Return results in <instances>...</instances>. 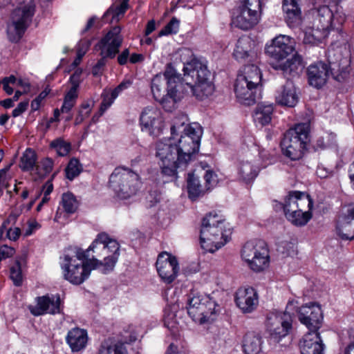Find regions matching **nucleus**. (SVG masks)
<instances>
[{
  "label": "nucleus",
  "instance_id": "obj_1",
  "mask_svg": "<svg viewBox=\"0 0 354 354\" xmlns=\"http://www.w3.org/2000/svg\"><path fill=\"white\" fill-rule=\"evenodd\" d=\"M202 129L198 124L185 125L184 118H176L171 127V137L156 143V157L162 173L175 176L178 169L184 170L198 151Z\"/></svg>",
  "mask_w": 354,
  "mask_h": 354
},
{
  "label": "nucleus",
  "instance_id": "obj_2",
  "mask_svg": "<svg viewBox=\"0 0 354 354\" xmlns=\"http://www.w3.org/2000/svg\"><path fill=\"white\" fill-rule=\"evenodd\" d=\"M120 245L104 232L97 234L86 251L77 250L75 256L64 257L62 264L65 279L78 285L90 275L91 270L102 268V272L113 270L118 261Z\"/></svg>",
  "mask_w": 354,
  "mask_h": 354
},
{
  "label": "nucleus",
  "instance_id": "obj_3",
  "mask_svg": "<svg viewBox=\"0 0 354 354\" xmlns=\"http://www.w3.org/2000/svg\"><path fill=\"white\" fill-rule=\"evenodd\" d=\"M266 53L273 59L272 67L281 71L284 75L295 76L302 71L304 65L301 56L295 53L291 58L288 57L294 51L293 41L289 36L279 35L272 40L266 48Z\"/></svg>",
  "mask_w": 354,
  "mask_h": 354
},
{
  "label": "nucleus",
  "instance_id": "obj_4",
  "mask_svg": "<svg viewBox=\"0 0 354 354\" xmlns=\"http://www.w3.org/2000/svg\"><path fill=\"white\" fill-rule=\"evenodd\" d=\"M183 71L185 95L192 93L203 100L212 94L214 86L206 63L194 58L184 64Z\"/></svg>",
  "mask_w": 354,
  "mask_h": 354
},
{
  "label": "nucleus",
  "instance_id": "obj_5",
  "mask_svg": "<svg viewBox=\"0 0 354 354\" xmlns=\"http://www.w3.org/2000/svg\"><path fill=\"white\" fill-rule=\"evenodd\" d=\"M230 234V228L223 215L210 212L203 218L200 240L206 252L212 253L218 250L228 241Z\"/></svg>",
  "mask_w": 354,
  "mask_h": 354
},
{
  "label": "nucleus",
  "instance_id": "obj_6",
  "mask_svg": "<svg viewBox=\"0 0 354 354\" xmlns=\"http://www.w3.org/2000/svg\"><path fill=\"white\" fill-rule=\"evenodd\" d=\"M351 67L347 59H342L339 63L329 61V64L317 62L310 64L307 69L309 84L319 88L326 84L329 75L338 82L348 80Z\"/></svg>",
  "mask_w": 354,
  "mask_h": 354
},
{
  "label": "nucleus",
  "instance_id": "obj_7",
  "mask_svg": "<svg viewBox=\"0 0 354 354\" xmlns=\"http://www.w3.org/2000/svg\"><path fill=\"white\" fill-rule=\"evenodd\" d=\"M308 123H299L288 129L281 142L283 155L291 160L301 158L310 141Z\"/></svg>",
  "mask_w": 354,
  "mask_h": 354
},
{
  "label": "nucleus",
  "instance_id": "obj_8",
  "mask_svg": "<svg viewBox=\"0 0 354 354\" xmlns=\"http://www.w3.org/2000/svg\"><path fill=\"white\" fill-rule=\"evenodd\" d=\"M109 183L116 196L121 199L135 195L141 185L138 174L124 167L115 169L110 176Z\"/></svg>",
  "mask_w": 354,
  "mask_h": 354
},
{
  "label": "nucleus",
  "instance_id": "obj_9",
  "mask_svg": "<svg viewBox=\"0 0 354 354\" xmlns=\"http://www.w3.org/2000/svg\"><path fill=\"white\" fill-rule=\"evenodd\" d=\"M241 258L254 272L263 271L270 264V253L267 243L263 240L246 242L242 248Z\"/></svg>",
  "mask_w": 354,
  "mask_h": 354
},
{
  "label": "nucleus",
  "instance_id": "obj_10",
  "mask_svg": "<svg viewBox=\"0 0 354 354\" xmlns=\"http://www.w3.org/2000/svg\"><path fill=\"white\" fill-rule=\"evenodd\" d=\"M36 11L34 1L20 3L12 12L8 34L12 41H18L30 25Z\"/></svg>",
  "mask_w": 354,
  "mask_h": 354
},
{
  "label": "nucleus",
  "instance_id": "obj_11",
  "mask_svg": "<svg viewBox=\"0 0 354 354\" xmlns=\"http://www.w3.org/2000/svg\"><path fill=\"white\" fill-rule=\"evenodd\" d=\"M292 322V316L288 311H272L268 315L266 324L270 344L286 346V344H281V342L291 332Z\"/></svg>",
  "mask_w": 354,
  "mask_h": 354
},
{
  "label": "nucleus",
  "instance_id": "obj_12",
  "mask_svg": "<svg viewBox=\"0 0 354 354\" xmlns=\"http://www.w3.org/2000/svg\"><path fill=\"white\" fill-rule=\"evenodd\" d=\"M261 15L260 0H241L233 14L232 24L241 30L251 29L259 23Z\"/></svg>",
  "mask_w": 354,
  "mask_h": 354
},
{
  "label": "nucleus",
  "instance_id": "obj_13",
  "mask_svg": "<svg viewBox=\"0 0 354 354\" xmlns=\"http://www.w3.org/2000/svg\"><path fill=\"white\" fill-rule=\"evenodd\" d=\"M140 126L142 132L156 138L163 133L165 122L160 111L155 106H147L140 115Z\"/></svg>",
  "mask_w": 354,
  "mask_h": 354
},
{
  "label": "nucleus",
  "instance_id": "obj_14",
  "mask_svg": "<svg viewBox=\"0 0 354 354\" xmlns=\"http://www.w3.org/2000/svg\"><path fill=\"white\" fill-rule=\"evenodd\" d=\"M315 26L322 28L330 32V30H341V26L345 21V15L336 11L334 14L327 6H322L314 11Z\"/></svg>",
  "mask_w": 354,
  "mask_h": 354
},
{
  "label": "nucleus",
  "instance_id": "obj_15",
  "mask_svg": "<svg viewBox=\"0 0 354 354\" xmlns=\"http://www.w3.org/2000/svg\"><path fill=\"white\" fill-rule=\"evenodd\" d=\"M123 37L121 35L120 26L113 27L98 42L97 46L100 50L102 57H109L113 59L119 53Z\"/></svg>",
  "mask_w": 354,
  "mask_h": 354
},
{
  "label": "nucleus",
  "instance_id": "obj_16",
  "mask_svg": "<svg viewBox=\"0 0 354 354\" xmlns=\"http://www.w3.org/2000/svg\"><path fill=\"white\" fill-rule=\"evenodd\" d=\"M160 277L166 283H171L177 277L179 266L176 258L167 252H162L156 261Z\"/></svg>",
  "mask_w": 354,
  "mask_h": 354
},
{
  "label": "nucleus",
  "instance_id": "obj_17",
  "mask_svg": "<svg viewBox=\"0 0 354 354\" xmlns=\"http://www.w3.org/2000/svg\"><path fill=\"white\" fill-rule=\"evenodd\" d=\"M165 78L162 74L156 75L151 80V92L156 101H158L163 109L167 111H171L175 108V104L181 99H175L169 94L168 87L167 88V94L165 92Z\"/></svg>",
  "mask_w": 354,
  "mask_h": 354
},
{
  "label": "nucleus",
  "instance_id": "obj_18",
  "mask_svg": "<svg viewBox=\"0 0 354 354\" xmlns=\"http://www.w3.org/2000/svg\"><path fill=\"white\" fill-rule=\"evenodd\" d=\"M162 76L168 85L169 94L175 99H182L185 96L184 84L171 64L167 65Z\"/></svg>",
  "mask_w": 354,
  "mask_h": 354
},
{
  "label": "nucleus",
  "instance_id": "obj_19",
  "mask_svg": "<svg viewBox=\"0 0 354 354\" xmlns=\"http://www.w3.org/2000/svg\"><path fill=\"white\" fill-rule=\"evenodd\" d=\"M313 202L310 197L304 192H290L285 199L283 209L285 214L299 208L312 209Z\"/></svg>",
  "mask_w": 354,
  "mask_h": 354
},
{
  "label": "nucleus",
  "instance_id": "obj_20",
  "mask_svg": "<svg viewBox=\"0 0 354 354\" xmlns=\"http://www.w3.org/2000/svg\"><path fill=\"white\" fill-rule=\"evenodd\" d=\"M234 300L240 310H253L259 304L258 295L252 287L239 288L235 293Z\"/></svg>",
  "mask_w": 354,
  "mask_h": 354
},
{
  "label": "nucleus",
  "instance_id": "obj_21",
  "mask_svg": "<svg viewBox=\"0 0 354 354\" xmlns=\"http://www.w3.org/2000/svg\"><path fill=\"white\" fill-rule=\"evenodd\" d=\"M301 354H324V344L319 333H307L299 343Z\"/></svg>",
  "mask_w": 354,
  "mask_h": 354
},
{
  "label": "nucleus",
  "instance_id": "obj_22",
  "mask_svg": "<svg viewBox=\"0 0 354 354\" xmlns=\"http://www.w3.org/2000/svg\"><path fill=\"white\" fill-rule=\"evenodd\" d=\"M88 337L86 330L73 328L70 330L66 337V343L72 352H80L84 350L88 343Z\"/></svg>",
  "mask_w": 354,
  "mask_h": 354
},
{
  "label": "nucleus",
  "instance_id": "obj_23",
  "mask_svg": "<svg viewBox=\"0 0 354 354\" xmlns=\"http://www.w3.org/2000/svg\"><path fill=\"white\" fill-rule=\"evenodd\" d=\"M339 238L345 241L354 239V207H349L337 226Z\"/></svg>",
  "mask_w": 354,
  "mask_h": 354
},
{
  "label": "nucleus",
  "instance_id": "obj_24",
  "mask_svg": "<svg viewBox=\"0 0 354 354\" xmlns=\"http://www.w3.org/2000/svg\"><path fill=\"white\" fill-rule=\"evenodd\" d=\"M276 102L282 106H295L298 102V95L296 88L291 81L286 83L277 91Z\"/></svg>",
  "mask_w": 354,
  "mask_h": 354
},
{
  "label": "nucleus",
  "instance_id": "obj_25",
  "mask_svg": "<svg viewBox=\"0 0 354 354\" xmlns=\"http://www.w3.org/2000/svg\"><path fill=\"white\" fill-rule=\"evenodd\" d=\"M299 0H283V10L286 14V20L291 28L299 26L301 20V12L299 5Z\"/></svg>",
  "mask_w": 354,
  "mask_h": 354
},
{
  "label": "nucleus",
  "instance_id": "obj_26",
  "mask_svg": "<svg viewBox=\"0 0 354 354\" xmlns=\"http://www.w3.org/2000/svg\"><path fill=\"white\" fill-rule=\"evenodd\" d=\"M245 82L241 86L239 84V76L237 75L234 84V91L236 97L241 103L250 105L255 102V93L258 86L250 85L249 82Z\"/></svg>",
  "mask_w": 354,
  "mask_h": 354
},
{
  "label": "nucleus",
  "instance_id": "obj_27",
  "mask_svg": "<svg viewBox=\"0 0 354 354\" xmlns=\"http://www.w3.org/2000/svg\"><path fill=\"white\" fill-rule=\"evenodd\" d=\"M233 55L239 61H251L257 57L252 50V41L248 37H240L236 44Z\"/></svg>",
  "mask_w": 354,
  "mask_h": 354
},
{
  "label": "nucleus",
  "instance_id": "obj_28",
  "mask_svg": "<svg viewBox=\"0 0 354 354\" xmlns=\"http://www.w3.org/2000/svg\"><path fill=\"white\" fill-rule=\"evenodd\" d=\"M298 318L300 322L307 327L309 330L308 333H319L323 322L322 311L299 312Z\"/></svg>",
  "mask_w": 354,
  "mask_h": 354
},
{
  "label": "nucleus",
  "instance_id": "obj_29",
  "mask_svg": "<svg viewBox=\"0 0 354 354\" xmlns=\"http://www.w3.org/2000/svg\"><path fill=\"white\" fill-rule=\"evenodd\" d=\"M274 112L272 104L260 103L255 108L253 113V120L257 127H263L268 125L272 120Z\"/></svg>",
  "mask_w": 354,
  "mask_h": 354
},
{
  "label": "nucleus",
  "instance_id": "obj_30",
  "mask_svg": "<svg viewBox=\"0 0 354 354\" xmlns=\"http://www.w3.org/2000/svg\"><path fill=\"white\" fill-rule=\"evenodd\" d=\"M17 216L15 214H10L6 220L3 221L0 227V241L9 239L16 241L21 235V230L18 227H12L17 221Z\"/></svg>",
  "mask_w": 354,
  "mask_h": 354
},
{
  "label": "nucleus",
  "instance_id": "obj_31",
  "mask_svg": "<svg viewBox=\"0 0 354 354\" xmlns=\"http://www.w3.org/2000/svg\"><path fill=\"white\" fill-rule=\"evenodd\" d=\"M239 76V84L248 81L250 85L259 86L261 81V73L258 66L254 64L245 65L238 74Z\"/></svg>",
  "mask_w": 354,
  "mask_h": 354
},
{
  "label": "nucleus",
  "instance_id": "obj_32",
  "mask_svg": "<svg viewBox=\"0 0 354 354\" xmlns=\"http://www.w3.org/2000/svg\"><path fill=\"white\" fill-rule=\"evenodd\" d=\"M129 83L122 82L114 89H104L101 94L102 99L100 104L98 117L102 116L104 113L112 105L114 100L118 97L119 93L127 88Z\"/></svg>",
  "mask_w": 354,
  "mask_h": 354
},
{
  "label": "nucleus",
  "instance_id": "obj_33",
  "mask_svg": "<svg viewBox=\"0 0 354 354\" xmlns=\"http://www.w3.org/2000/svg\"><path fill=\"white\" fill-rule=\"evenodd\" d=\"M329 32L315 26L306 28L304 31V42L312 46H317L324 42Z\"/></svg>",
  "mask_w": 354,
  "mask_h": 354
},
{
  "label": "nucleus",
  "instance_id": "obj_34",
  "mask_svg": "<svg viewBox=\"0 0 354 354\" xmlns=\"http://www.w3.org/2000/svg\"><path fill=\"white\" fill-rule=\"evenodd\" d=\"M97 354H129V352L125 343L106 339L100 343Z\"/></svg>",
  "mask_w": 354,
  "mask_h": 354
},
{
  "label": "nucleus",
  "instance_id": "obj_35",
  "mask_svg": "<svg viewBox=\"0 0 354 354\" xmlns=\"http://www.w3.org/2000/svg\"><path fill=\"white\" fill-rule=\"evenodd\" d=\"M37 310H59L63 308L59 295H46L36 298Z\"/></svg>",
  "mask_w": 354,
  "mask_h": 354
},
{
  "label": "nucleus",
  "instance_id": "obj_36",
  "mask_svg": "<svg viewBox=\"0 0 354 354\" xmlns=\"http://www.w3.org/2000/svg\"><path fill=\"white\" fill-rule=\"evenodd\" d=\"M245 354H258L261 349V337L254 333L245 334L243 342Z\"/></svg>",
  "mask_w": 354,
  "mask_h": 354
},
{
  "label": "nucleus",
  "instance_id": "obj_37",
  "mask_svg": "<svg viewBox=\"0 0 354 354\" xmlns=\"http://www.w3.org/2000/svg\"><path fill=\"white\" fill-rule=\"evenodd\" d=\"M259 167L249 161H242L238 168V174L241 180L248 183L258 175Z\"/></svg>",
  "mask_w": 354,
  "mask_h": 354
},
{
  "label": "nucleus",
  "instance_id": "obj_38",
  "mask_svg": "<svg viewBox=\"0 0 354 354\" xmlns=\"http://www.w3.org/2000/svg\"><path fill=\"white\" fill-rule=\"evenodd\" d=\"M306 208H299L291 212L286 213V216L288 220L295 225H305L312 217L311 209H308V210H306Z\"/></svg>",
  "mask_w": 354,
  "mask_h": 354
},
{
  "label": "nucleus",
  "instance_id": "obj_39",
  "mask_svg": "<svg viewBox=\"0 0 354 354\" xmlns=\"http://www.w3.org/2000/svg\"><path fill=\"white\" fill-rule=\"evenodd\" d=\"M187 181L189 197L192 200H196L203 195L204 190L200 184L198 178L194 174H189Z\"/></svg>",
  "mask_w": 354,
  "mask_h": 354
},
{
  "label": "nucleus",
  "instance_id": "obj_40",
  "mask_svg": "<svg viewBox=\"0 0 354 354\" xmlns=\"http://www.w3.org/2000/svg\"><path fill=\"white\" fill-rule=\"evenodd\" d=\"M192 320L200 325L211 324L216 318L217 311H187Z\"/></svg>",
  "mask_w": 354,
  "mask_h": 354
},
{
  "label": "nucleus",
  "instance_id": "obj_41",
  "mask_svg": "<svg viewBox=\"0 0 354 354\" xmlns=\"http://www.w3.org/2000/svg\"><path fill=\"white\" fill-rule=\"evenodd\" d=\"M60 205L66 214H71L78 209L79 202L72 193L67 192L62 194Z\"/></svg>",
  "mask_w": 354,
  "mask_h": 354
},
{
  "label": "nucleus",
  "instance_id": "obj_42",
  "mask_svg": "<svg viewBox=\"0 0 354 354\" xmlns=\"http://www.w3.org/2000/svg\"><path fill=\"white\" fill-rule=\"evenodd\" d=\"M37 157L35 151L27 149L21 158V168L24 171H30L35 166Z\"/></svg>",
  "mask_w": 354,
  "mask_h": 354
},
{
  "label": "nucleus",
  "instance_id": "obj_43",
  "mask_svg": "<svg viewBox=\"0 0 354 354\" xmlns=\"http://www.w3.org/2000/svg\"><path fill=\"white\" fill-rule=\"evenodd\" d=\"M50 147L54 149L59 156L68 155L71 149V143L61 138L53 140L50 144Z\"/></svg>",
  "mask_w": 354,
  "mask_h": 354
},
{
  "label": "nucleus",
  "instance_id": "obj_44",
  "mask_svg": "<svg viewBox=\"0 0 354 354\" xmlns=\"http://www.w3.org/2000/svg\"><path fill=\"white\" fill-rule=\"evenodd\" d=\"M82 171V166L80 161L76 158L70 160L66 169V176L70 180H73Z\"/></svg>",
  "mask_w": 354,
  "mask_h": 354
},
{
  "label": "nucleus",
  "instance_id": "obj_45",
  "mask_svg": "<svg viewBox=\"0 0 354 354\" xmlns=\"http://www.w3.org/2000/svg\"><path fill=\"white\" fill-rule=\"evenodd\" d=\"M316 145L321 149L337 147V136L334 133L327 132L317 139Z\"/></svg>",
  "mask_w": 354,
  "mask_h": 354
},
{
  "label": "nucleus",
  "instance_id": "obj_46",
  "mask_svg": "<svg viewBox=\"0 0 354 354\" xmlns=\"http://www.w3.org/2000/svg\"><path fill=\"white\" fill-rule=\"evenodd\" d=\"M77 93L68 91L65 95L64 103L61 107L62 113H68L75 106L77 98Z\"/></svg>",
  "mask_w": 354,
  "mask_h": 354
},
{
  "label": "nucleus",
  "instance_id": "obj_47",
  "mask_svg": "<svg viewBox=\"0 0 354 354\" xmlns=\"http://www.w3.org/2000/svg\"><path fill=\"white\" fill-rule=\"evenodd\" d=\"M179 26L180 21L176 17H172L169 22L159 32V36L177 33Z\"/></svg>",
  "mask_w": 354,
  "mask_h": 354
},
{
  "label": "nucleus",
  "instance_id": "obj_48",
  "mask_svg": "<svg viewBox=\"0 0 354 354\" xmlns=\"http://www.w3.org/2000/svg\"><path fill=\"white\" fill-rule=\"evenodd\" d=\"M10 277L15 286H19L21 285L23 275L21 267L19 261H16L15 263L10 268Z\"/></svg>",
  "mask_w": 354,
  "mask_h": 354
},
{
  "label": "nucleus",
  "instance_id": "obj_49",
  "mask_svg": "<svg viewBox=\"0 0 354 354\" xmlns=\"http://www.w3.org/2000/svg\"><path fill=\"white\" fill-rule=\"evenodd\" d=\"M128 8L126 2H122L119 6L115 8H110L103 15V19H106L108 16L111 15L113 19L118 18L120 15H123Z\"/></svg>",
  "mask_w": 354,
  "mask_h": 354
},
{
  "label": "nucleus",
  "instance_id": "obj_50",
  "mask_svg": "<svg viewBox=\"0 0 354 354\" xmlns=\"http://www.w3.org/2000/svg\"><path fill=\"white\" fill-rule=\"evenodd\" d=\"M53 168V161L50 158L43 159L37 166L38 172L41 176L50 174Z\"/></svg>",
  "mask_w": 354,
  "mask_h": 354
},
{
  "label": "nucleus",
  "instance_id": "obj_51",
  "mask_svg": "<svg viewBox=\"0 0 354 354\" xmlns=\"http://www.w3.org/2000/svg\"><path fill=\"white\" fill-rule=\"evenodd\" d=\"M203 300L201 295L192 292L187 299V308H202L204 306Z\"/></svg>",
  "mask_w": 354,
  "mask_h": 354
},
{
  "label": "nucleus",
  "instance_id": "obj_52",
  "mask_svg": "<svg viewBox=\"0 0 354 354\" xmlns=\"http://www.w3.org/2000/svg\"><path fill=\"white\" fill-rule=\"evenodd\" d=\"M176 311H167L164 317V324L173 333H175L177 322L176 320Z\"/></svg>",
  "mask_w": 354,
  "mask_h": 354
},
{
  "label": "nucleus",
  "instance_id": "obj_53",
  "mask_svg": "<svg viewBox=\"0 0 354 354\" xmlns=\"http://www.w3.org/2000/svg\"><path fill=\"white\" fill-rule=\"evenodd\" d=\"M81 73L82 71L80 69H77L75 71V73L71 76L70 82L71 83V87L69 89L70 91H74L75 93H77V89L80 82Z\"/></svg>",
  "mask_w": 354,
  "mask_h": 354
},
{
  "label": "nucleus",
  "instance_id": "obj_54",
  "mask_svg": "<svg viewBox=\"0 0 354 354\" xmlns=\"http://www.w3.org/2000/svg\"><path fill=\"white\" fill-rule=\"evenodd\" d=\"M204 178L205 180L207 189H210L211 187L215 186L218 181L217 175L212 171L209 170L206 171Z\"/></svg>",
  "mask_w": 354,
  "mask_h": 354
},
{
  "label": "nucleus",
  "instance_id": "obj_55",
  "mask_svg": "<svg viewBox=\"0 0 354 354\" xmlns=\"http://www.w3.org/2000/svg\"><path fill=\"white\" fill-rule=\"evenodd\" d=\"M15 250L12 248L7 245H3L0 248V262L6 258L10 257L14 254Z\"/></svg>",
  "mask_w": 354,
  "mask_h": 354
},
{
  "label": "nucleus",
  "instance_id": "obj_56",
  "mask_svg": "<svg viewBox=\"0 0 354 354\" xmlns=\"http://www.w3.org/2000/svg\"><path fill=\"white\" fill-rule=\"evenodd\" d=\"M8 169L9 167L0 170V192L3 187H7L8 180L10 178L6 174Z\"/></svg>",
  "mask_w": 354,
  "mask_h": 354
},
{
  "label": "nucleus",
  "instance_id": "obj_57",
  "mask_svg": "<svg viewBox=\"0 0 354 354\" xmlns=\"http://www.w3.org/2000/svg\"><path fill=\"white\" fill-rule=\"evenodd\" d=\"M89 46H90L89 41H81L78 44V48L77 50V56H79L80 57L82 58L84 57V55L86 54Z\"/></svg>",
  "mask_w": 354,
  "mask_h": 354
},
{
  "label": "nucleus",
  "instance_id": "obj_58",
  "mask_svg": "<svg viewBox=\"0 0 354 354\" xmlns=\"http://www.w3.org/2000/svg\"><path fill=\"white\" fill-rule=\"evenodd\" d=\"M28 103L27 102H21L18 104L17 106L12 111V116L16 118L23 113L28 107Z\"/></svg>",
  "mask_w": 354,
  "mask_h": 354
},
{
  "label": "nucleus",
  "instance_id": "obj_59",
  "mask_svg": "<svg viewBox=\"0 0 354 354\" xmlns=\"http://www.w3.org/2000/svg\"><path fill=\"white\" fill-rule=\"evenodd\" d=\"M130 53L128 48L124 49L118 57V62L120 65H124L127 63Z\"/></svg>",
  "mask_w": 354,
  "mask_h": 354
},
{
  "label": "nucleus",
  "instance_id": "obj_60",
  "mask_svg": "<svg viewBox=\"0 0 354 354\" xmlns=\"http://www.w3.org/2000/svg\"><path fill=\"white\" fill-rule=\"evenodd\" d=\"M165 354H187V353L183 349H178L174 344L171 343L167 348Z\"/></svg>",
  "mask_w": 354,
  "mask_h": 354
},
{
  "label": "nucleus",
  "instance_id": "obj_61",
  "mask_svg": "<svg viewBox=\"0 0 354 354\" xmlns=\"http://www.w3.org/2000/svg\"><path fill=\"white\" fill-rule=\"evenodd\" d=\"M147 198L149 202V206L152 207L160 201V194L156 191L153 194H149V196Z\"/></svg>",
  "mask_w": 354,
  "mask_h": 354
},
{
  "label": "nucleus",
  "instance_id": "obj_62",
  "mask_svg": "<svg viewBox=\"0 0 354 354\" xmlns=\"http://www.w3.org/2000/svg\"><path fill=\"white\" fill-rule=\"evenodd\" d=\"M91 111V105L86 102L82 104L81 110L80 111V114H84L85 116H88Z\"/></svg>",
  "mask_w": 354,
  "mask_h": 354
},
{
  "label": "nucleus",
  "instance_id": "obj_63",
  "mask_svg": "<svg viewBox=\"0 0 354 354\" xmlns=\"http://www.w3.org/2000/svg\"><path fill=\"white\" fill-rule=\"evenodd\" d=\"M156 29V23L154 20H150L148 21L146 29H145V35L147 36L150 35L153 30Z\"/></svg>",
  "mask_w": 354,
  "mask_h": 354
},
{
  "label": "nucleus",
  "instance_id": "obj_64",
  "mask_svg": "<svg viewBox=\"0 0 354 354\" xmlns=\"http://www.w3.org/2000/svg\"><path fill=\"white\" fill-rule=\"evenodd\" d=\"M348 177L350 179L351 186L354 190V162L349 167Z\"/></svg>",
  "mask_w": 354,
  "mask_h": 354
}]
</instances>
